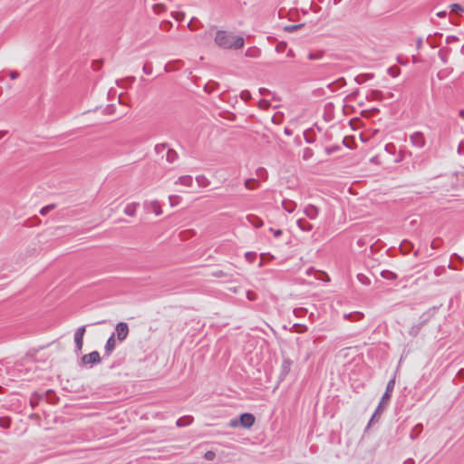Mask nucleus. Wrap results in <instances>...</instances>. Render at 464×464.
Instances as JSON below:
<instances>
[{
  "mask_svg": "<svg viewBox=\"0 0 464 464\" xmlns=\"http://www.w3.org/2000/svg\"><path fill=\"white\" fill-rule=\"evenodd\" d=\"M413 248V244L409 240H403L401 243L400 250L402 254L407 255L409 254Z\"/></svg>",
  "mask_w": 464,
  "mask_h": 464,
  "instance_id": "21",
  "label": "nucleus"
},
{
  "mask_svg": "<svg viewBox=\"0 0 464 464\" xmlns=\"http://www.w3.org/2000/svg\"><path fill=\"white\" fill-rule=\"evenodd\" d=\"M438 55L439 57L440 58V60L442 61L443 63H448V52L443 50V49H440L438 53Z\"/></svg>",
  "mask_w": 464,
  "mask_h": 464,
  "instance_id": "33",
  "label": "nucleus"
},
{
  "mask_svg": "<svg viewBox=\"0 0 464 464\" xmlns=\"http://www.w3.org/2000/svg\"><path fill=\"white\" fill-rule=\"evenodd\" d=\"M447 75H448L447 70H441L437 74V76L440 80H443L445 77H447Z\"/></svg>",
  "mask_w": 464,
  "mask_h": 464,
  "instance_id": "44",
  "label": "nucleus"
},
{
  "mask_svg": "<svg viewBox=\"0 0 464 464\" xmlns=\"http://www.w3.org/2000/svg\"><path fill=\"white\" fill-rule=\"evenodd\" d=\"M150 209H151L157 216L160 215L162 213L161 208L158 201H151L150 203Z\"/></svg>",
  "mask_w": 464,
  "mask_h": 464,
  "instance_id": "28",
  "label": "nucleus"
},
{
  "mask_svg": "<svg viewBox=\"0 0 464 464\" xmlns=\"http://www.w3.org/2000/svg\"><path fill=\"white\" fill-rule=\"evenodd\" d=\"M422 38L421 37H419L416 41V47L417 49H420L421 46H422Z\"/></svg>",
  "mask_w": 464,
  "mask_h": 464,
  "instance_id": "51",
  "label": "nucleus"
},
{
  "mask_svg": "<svg viewBox=\"0 0 464 464\" xmlns=\"http://www.w3.org/2000/svg\"><path fill=\"white\" fill-rule=\"evenodd\" d=\"M411 142L417 148H423L425 146V138L422 132L416 131L410 136Z\"/></svg>",
  "mask_w": 464,
  "mask_h": 464,
  "instance_id": "7",
  "label": "nucleus"
},
{
  "mask_svg": "<svg viewBox=\"0 0 464 464\" xmlns=\"http://www.w3.org/2000/svg\"><path fill=\"white\" fill-rule=\"evenodd\" d=\"M458 376H459V378L464 379V369H460V370L458 372Z\"/></svg>",
  "mask_w": 464,
  "mask_h": 464,
  "instance_id": "55",
  "label": "nucleus"
},
{
  "mask_svg": "<svg viewBox=\"0 0 464 464\" xmlns=\"http://www.w3.org/2000/svg\"><path fill=\"white\" fill-rule=\"evenodd\" d=\"M116 347L115 333H113L107 340L104 346V357H109Z\"/></svg>",
  "mask_w": 464,
  "mask_h": 464,
  "instance_id": "9",
  "label": "nucleus"
},
{
  "mask_svg": "<svg viewBox=\"0 0 464 464\" xmlns=\"http://www.w3.org/2000/svg\"><path fill=\"white\" fill-rule=\"evenodd\" d=\"M175 184L189 188L193 184V178L189 175L181 176L176 180Z\"/></svg>",
  "mask_w": 464,
  "mask_h": 464,
  "instance_id": "13",
  "label": "nucleus"
},
{
  "mask_svg": "<svg viewBox=\"0 0 464 464\" xmlns=\"http://www.w3.org/2000/svg\"><path fill=\"white\" fill-rule=\"evenodd\" d=\"M388 404H382V401L379 402V405L377 406L374 413L372 414L369 425H371L372 422H373L375 420H378L382 413L383 412L384 409L387 407Z\"/></svg>",
  "mask_w": 464,
  "mask_h": 464,
  "instance_id": "15",
  "label": "nucleus"
},
{
  "mask_svg": "<svg viewBox=\"0 0 464 464\" xmlns=\"http://www.w3.org/2000/svg\"><path fill=\"white\" fill-rule=\"evenodd\" d=\"M49 393H51V390L45 392L44 393H42V394H38V393H34L32 395L31 399H30V403H31V406L34 408L35 407V405L38 404L39 401L40 400H44V396H48Z\"/></svg>",
  "mask_w": 464,
  "mask_h": 464,
  "instance_id": "17",
  "label": "nucleus"
},
{
  "mask_svg": "<svg viewBox=\"0 0 464 464\" xmlns=\"http://www.w3.org/2000/svg\"><path fill=\"white\" fill-rule=\"evenodd\" d=\"M86 332V325H82L79 327L74 334V343L76 347V352H80L82 349L83 345V336Z\"/></svg>",
  "mask_w": 464,
  "mask_h": 464,
  "instance_id": "6",
  "label": "nucleus"
},
{
  "mask_svg": "<svg viewBox=\"0 0 464 464\" xmlns=\"http://www.w3.org/2000/svg\"><path fill=\"white\" fill-rule=\"evenodd\" d=\"M386 98H392L393 97V93L392 92H388L385 94Z\"/></svg>",
  "mask_w": 464,
  "mask_h": 464,
  "instance_id": "63",
  "label": "nucleus"
},
{
  "mask_svg": "<svg viewBox=\"0 0 464 464\" xmlns=\"http://www.w3.org/2000/svg\"><path fill=\"white\" fill-rule=\"evenodd\" d=\"M286 56L287 57H294L295 56V53L293 52V50H288L287 53H286Z\"/></svg>",
  "mask_w": 464,
  "mask_h": 464,
  "instance_id": "57",
  "label": "nucleus"
},
{
  "mask_svg": "<svg viewBox=\"0 0 464 464\" xmlns=\"http://www.w3.org/2000/svg\"><path fill=\"white\" fill-rule=\"evenodd\" d=\"M6 133L7 131L5 130H0V139L3 138Z\"/></svg>",
  "mask_w": 464,
  "mask_h": 464,
  "instance_id": "62",
  "label": "nucleus"
},
{
  "mask_svg": "<svg viewBox=\"0 0 464 464\" xmlns=\"http://www.w3.org/2000/svg\"><path fill=\"white\" fill-rule=\"evenodd\" d=\"M55 208V205L54 204H50V205H47L44 208H41L40 210V214L43 215V216H45L47 215L51 210H53V208Z\"/></svg>",
  "mask_w": 464,
  "mask_h": 464,
  "instance_id": "32",
  "label": "nucleus"
},
{
  "mask_svg": "<svg viewBox=\"0 0 464 464\" xmlns=\"http://www.w3.org/2000/svg\"><path fill=\"white\" fill-rule=\"evenodd\" d=\"M394 386H395V380L394 379L390 380L387 383L386 390L381 399L382 404H389Z\"/></svg>",
  "mask_w": 464,
  "mask_h": 464,
  "instance_id": "8",
  "label": "nucleus"
},
{
  "mask_svg": "<svg viewBox=\"0 0 464 464\" xmlns=\"http://www.w3.org/2000/svg\"><path fill=\"white\" fill-rule=\"evenodd\" d=\"M381 276L385 278V279H388V280H394L397 278V275L392 271H389V270H383L382 273H381Z\"/></svg>",
  "mask_w": 464,
  "mask_h": 464,
  "instance_id": "29",
  "label": "nucleus"
},
{
  "mask_svg": "<svg viewBox=\"0 0 464 464\" xmlns=\"http://www.w3.org/2000/svg\"><path fill=\"white\" fill-rule=\"evenodd\" d=\"M259 93H260L261 95H266V94H268V93H269V90H267L266 88H260V89H259Z\"/></svg>",
  "mask_w": 464,
  "mask_h": 464,
  "instance_id": "53",
  "label": "nucleus"
},
{
  "mask_svg": "<svg viewBox=\"0 0 464 464\" xmlns=\"http://www.w3.org/2000/svg\"><path fill=\"white\" fill-rule=\"evenodd\" d=\"M427 43L430 45V47L435 48L437 47V44L431 40V36H428Z\"/></svg>",
  "mask_w": 464,
  "mask_h": 464,
  "instance_id": "48",
  "label": "nucleus"
},
{
  "mask_svg": "<svg viewBox=\"0 0 464 464\" xmlns=\"http://www.w3.org/2000/svg\"><path fill=\"white\" fill-rule=\"evenodd\" d=\"M144 73L146 74H151L152 73V65L149 63H146L144 65H143V68H142Z\"/></svg>",
  "mask_w": 464,
  "mask_h": 464,
  "instance_id": "38",
  "label": "nucleus"
},
{
  "mask_svg": "<svg viewBox=\"0 0 464 464\" xmlns=\"http://www.w3.org/2000/svg\"><path fill=\"white\" fill-rule=\"evenodd\" d=\"M246 297L250 301H255L256 299V294L253 291H247Z\"/></svg>",
  "mask_w": 464,
  "mask_h": 464,
  "instance_id": "43",
  "label": "nucleus"
},
{
  "mask_svg": "<svg viewBox=\"0 0 464 464\" xmlns=\"http://www.w3.org/2000/svg\"><path fill=\"white\" fill-rule=\"evenodd\" d=\"M285 133L286 135H289V136H290V135H292V130H289V129H287V128H285Z\"/></svg>",
  "mask_w": 464,
  "mask_h": 464,
  "instance_id": "60",
  "label": "nucleus"
},
{
  "mask_svg": "<svg viewBox=\"0 0 464 464\" xmlns=\"http://www.w3.org/2000/svg\"><path fill=\"white\" fill-rule=\"evenodd\" d=\"M178 159V153L172 150L168 149L167 154H166V160L168 162L172 163Z\"/></svg>",
  "mask_w": 464,
  "mask_h": 464,
  "instance_id": "25",
  "label": "nucleus"
},
{
  "mask_svg": "<svg viewBox=\"0 0 464 464\" xmlns=\"http://www.w3.org/2000/svg\"><path fill=\"white\" fill-rule=\"evenodd\" d=\"M373 73H362V74H359L357 75L355 78H354V81L358 83V84H362L364 83L365 82L369 81V80H372L373 78Z\"/></svg>",
  "mask_w": 464,
  "mask_h": 464,
  "instance_id": "22",
  "label": "nucleus"
},
{
  "mask_svg": "<svg viewBox=\"0 0 464 464\" xmlns=\"http://www.w3.org/2000/svg\"><path fill=\"white\" fill-rule=\"evenodd\" d=\"M446 15H447V12L446 11H440V12L437 13V16L440 17V18H444V17H446Z\"/></svg>",
  "mask_w": 464,
  "mask_h": 464,
  "instance_id": "54",
  "label": "nucleus"
},
{
  "mask_svg": "<svg viewBox=\"0 0 464 464\" xmlns=\"http://www.w3.org/2000/svg\"><path fill=\"white\" fill-rule=\"evenodd\" d=\"M458 40H459V38H458V37H456V36H453V35H451V36H448V37L446 38V42H447V44H450L451 42H453V41H458Z\"/></svg>",
  "mask_w": 464,
  "mask_h": 464,
  "instance_id": "49",
  "label": "nucleus"
},
{
  "mask_svg": "<svg viewBox=\"0 0 464 464\" xmlns=\"http://www.w3.org/2000/svg\"><path fill=\"white\" fill-rule=\"evenodd\" d=\"M450 11L454 12V13L462 12L464 10V8L459 4H452V5H450Z\"/></svg>",
  "mask_w": 464,
  "mask_h": 464,
  "instance_id": "35",
  "label": "nucleus"
},
{
  "mask_svg": "<svg viewBox=\"0 0 464 464\" xmlns=\"http://www.w3.org/2000/svg\"><path fill=\"white\" fill-rule=\"evenodd\" d=\"M434 311H435V308H432V309H430L429 311L423 313L420 317V322L418 324H414L411 327V329L409 330V334L412 337H416L419 334L422 326L424 324H426L430 321V319L433 316Z\"/></svg>",
  "mask_w": 464,
  "mask_h": 464,
  "instance_id": "3",
  "label": "nucleus"
},
{
  "mask_svg": "<svg viewBox=\"0 0 464 464\" xmlns=\"http://www.w3.org/2000/svg\"><path fill=\"white\" fill-rule=\"evenodd\" d=\"M296 224L298 227L303 231L309 232L313 229V225L304 218H299Z\"/></svg>",
  "mask_w": 464,
  "mask_h": 464,
  "instance_id": "20",
  "label": "nucleus"
},
{
  "mask_svg": "<svg viewBox=\"0 0 464 464\" xmlns=\"http://www.w3.org/2000/svg\"><path fill=\"white\" fill-rule=\"evenodd\" d=\"M218 87V83L216 82H208L205 87H204V90L205 92H208V93H211L213 92H215Z\"/></svg>",
  "mask_w": 464,
  "mask_h": 464,
  "instance_id": "27",
  "label": "nucleus"
},
{
  "mask_svg": "<svg viewBox=\"0 0 464 464\" xmlns=\"http://www.w3.org/2000/svg\"><path fill=\"white\" fill-rule=\"evenodd\" d=\"M246 220L248 221L249 224H251L253 227L256 228H259L263 226V220L256 215H247Z\"/></svg>",
  "mask_w": 464,
  "mask_h": 464,
  "instance_id": "14",
  "label": "nucleus"
},
{
  "mask_svg": "<svg viewBox=\"0 0 464 464\" xmlns=\"http://www.w3.org/2000/svg\"><path fill=\"white\" fill-rule=\"evenodd\" d=\"M357 277L362 284H363V285L370 284V279L366 276H364L362 274H359Z\"/></svg>",
  "mask_w": 464,
  "mask_h": 464,
  "instance_id": "39",
  "label": "nucleus"
},
{
  "mask_svg": "<svg viewBox=\"0 0 464 464\" xmlns=\"http://www.w3.org/2000/svg\"><path fill=\"white\" fill-rule=\"evenodd\" d=\"M258 106L261 109H267L270 106V102L266 100L262 99L258 102Z\"/></svg>",
  "mask_w": 464,
  "mask_h": 464,
  "instance_id": "41",
  "label": "nucleus"
},
{
  "mask_svg": "<svg viewBox=\"0 0 464 464\" xmlns=\"http://www.w3.org/2000/svg\"><path fill=\"white\" fill-rule=\"evenodd\" d=\"M129 334V325L127 323L120 322L115 326V336L117 335V340L121 343L123 342Z\"/></svg>",
  "mask_w": 464,
  "mask_h": 464,
  "instance_id": "4",
  "label": "nucleus"
},
{
  "mask_svg": "<svg viewBox=\"0 0 464 464\" xmlns=\"http://www.w3.org/2000/svg\"><path fill=\"white\" fill-rule=\"evenodd\" d=\"M302 26V24H297V25H290V26H286L285 27V30H287L288 32H292L294 30H296L298 28H300Z\"/></svg>",
  "mask_w": 464,
  "mask_h": 464,
  "instance_id": "47",
  "label": "nucleus"
},
{
  "mask_svg": "<svg viewBox=\"0 0 464 464\" xmlns=\"http://www.w3.org/2000/svg\"><path fill=\"white\" fill-rule=\"evenodd\" d=\"M193 421V418L191 416H184L179 418L176 424L178 427H186L191 424Z\"/></svg>",
  "mask_w": 464,
  "mask_h": 464,
  "instance_id": "23",
  "label": "nucleus"
},
{
  "mask_svg": "<svg viewBox=\"0 0 464 464\" xmlns=\"http://www.w3.org/2000/svg\"><path fill=\"white\" fill-rule=\"evenodd\" d=\"M53 396H54V392L53 391H51V393H49L48 396H44V399H45L46 401H51L52 402V400H53Z\"/></svg>",
  "mask_w": 464,
  "mask_h": 464,
  "instance_id": "52",
  "label": "nucleus"
},
{
  "mask_svg": "<svg viewBox=\"0 0 464 464\" xmlns=\"http://www.w3.org/2000/svg\"><path fill=\"white\" fill-rule=\"evenodd\" d=\"M313 156V150L310 148H306L304 150L303 159L304 160H309Z\"/></svg>",
  "mask_w": 464,
  "mask_h": 464,
  "instance_id": "37",
  "label": "nucleus"
},
{
  "mask_svg": "<svg viewBox=\"0 0 464 464\" xmlns=\"http://www.w3.org/2000/svg\"><path fill=\"white\" fill-rule=\"evenodd\" d=\"M337 82H340L342 85H344V84H345V80H344V78H343V77H342V78H340Z\"/></svg>",
  "mask_w": 464,
  "mask_h": 464,
  "instance_id": "61",
  "label": "nucleus"
},
{
  "mask_svg": "<svg viewBox=\"0 0 464 464\" xmlns=\"http://www.w3.org/2000/svg\"><path fill=\"white\" fill-rule=\"evenodd\" d=\"M196 181L199 187L205 188L209 185V180L203 175L196 177Z\"/></svg>",
  "mask_w": 464,
  "mask_h": 464,
  "instance_id": "26",
  "label": "nucleus"
},
{
  "mask_svg": "<svg viewBox=\"0 0 464 464\" xmlns=\"http://www.w3.org/2000/svg\"><path fill=\"white\" fill-rule=\"evenodd\" d=\"M270 231L273 232L275 237H279L283 234V231L281 229H274L271 227Z\"/></svg>",
  "mask_w": 464,
  "mask_h": 464,
  "instance_id": "45",
  "label": "nucleus"
},
{
  "mask_svg": "<svg viewBox=\"0 0 464 464\" xmlns=\"http://www.w3.org/2000/svg\"><path fill=\"white\" fill-rule=\"evenodd\" d=\"M81 361L83 365H87V364L93 365V364H97V363L101 362L102 359H101L99 352L93 351L88 354H84L82 357Z\"/></svg>",
  "mask_w": 464,
  "mask_h": 464,
  "instance_id": "5",
  "label": "nucleus"
},
{
  "mask_svg": "<svg viewBox=\"0 0 464 464\" xmlns=\"http://www.w3.org/2000/svg\"><path fill=\"white\" fill-rule=\"evenodd\" d=\"M166 148H167V144H165V143H162V144H157V145L155 146V151H156L158 154H160V153H162V152L165 150V149H166Z\"/></svg>",
  "mask_w": 464,
  "mask_h": 464,
  "instance_id": "40",
  "label": "nucleus"
},
{
  "mask_svg": "<svg viewBox=\"0 0 464 464\" xmlns=\"http://www.w3.org/2000/svg\"><path fill=\"white\" fill-rule=\"evenodd\" d=\"M256 184H257V181L255 179H248L245 181V187L247 189H254L256 188L255 185H256Z\"/></svg>",
  "mask_w": 464,
  "mask_h": 464,
  "instance_id": "31",
  "label": "nucleus"
},
{
  "mask_svg": "<svg viewBox=\"0 0 464 464\" xmlns=\"http://www.w3.org/2000/svg\"><path fill=\"white\" fill-rule=\"evenodd\" d=\"M215 44L222 49H241L245 44L242 36L235 35L232 32L218 30L214 38Z\"/></svg>",
  "mask_w": 464,
  "mask_h": 464,
  "instance_id": "1",
  "label": "nucleus"
},
{
  "mask_svg": "<svg viewBox=\"0 0 464 464\" xmlns=\"http://www.w3.org/2000/svg\"><path fill=\"white\" fill-rule=\"evenodd\" d=\"M363 314L361 312H352L349 314H344L343 318L347 321L357 322L363 318Z\"/></svg>",
  "mask_w": 464,
  "mask_h": 464,
  "instance_id": "12",
  "label": "nucleus"
},
{
  "mask_svg": "<svg viewBox=\"0 0 464 464\" xmlns=\"http://www.w3.org/2000/svg\"><path fill=\"white\" fill-rule=\"evenodd\" d=\"M282 206L285 211L288 213H292L296 208V203L290 199H284L282 202Z\"/></svg>",
  "mask_w": 464,
  "mask_h": 464,
  "instance_id": "19",
  "label": "nucleus"
},
{
  "mask_svg": "<svg viewBox=\"0 0 464 464\" xmlns=\"http://www.w3.org/2000/svg\"><path fill=\"white\" fill-rule=\"evenodd\" d=\"M385 150H386V151H388L389 153H392V151L395 150V146H394L392 143H388V144H386V146H385Z\"/></svg>",
  "mask_w": 464,
  "mask_h": 464,
  "instance_id": "46",
  "label": "nucleus"
},
{
  "mask_svg": "<svg viewBox=\"0 0 464 464\" xmlns=\"http://www.w3.org/2000/svg\"><path fill=\"white\" fill-rule=\"evenodd\" d=\"M240 97L242 100L247 102L251 99V93L249 91L247 90H245V91H242L241 93H240Z\"/></svg>",
  "mask_w": 464,
  "mask_h": 464,
  "instance_id": "36",
  "label": "nucleus"
},
{
  "mask_svg": "<svg viewBox=\"0 0 464 464\" xmlns=\"http://www.w3.org/2000/svg\"><path fill=\"white\" fill-rule=\"evenodd\" d=\"M216 457V454L214 451H211V450H208L205 453L204 455V458L207 459V460H213Z\"/></svg>",
  "mask_w": 464,
  "mask_h": 464,
  "instance_id": "42",
  "label": "nucleus"
},
{
  "mask_svg": "<svg viewBox=\"0 0 464 464\" xmlns=\"http://www.w3.org/2000/svg\"><path fill=\"white\" fill-rule=\"evenodd\" d=\"M174 198H179L178 196H169V201H170V204L173 205V199Z\"/></svg>",
  "mask_w": 464,
  "mask_h": 464,
  "instance_id": "58",
  "label": "nucleus"
},
{
  "mask_svg": "<svg viewBox=\"0 0 464 464\" xmlns=\"http://www.w3.org/2000/svg\"><path fill=\"white\" fill-rule=\"evenodd\" d=\"M319 208L312 204L307 205L304 208V215L310 219H315L319 215Z\"/></svg>",
  "mask_w": 464,
  "mask_h": 464,
  "instance_id": "10",
  "label": "nucleus"
},
{
  "mask_svg": "<svg viewBox=\"0 0 464 464\" xmlns=\"http://www.w3.org/2000/svg\"><path fill=\"white\" fill-rule=\"evenodd\" d=\"M367 99L369 100H377L382 101L386 99L385 93H383L382 91L379 90H372L370 92V93L367 95Z\"/></svg>",
  "mask_w": 464,
  "mask_h": 464,
  "instance_id": "16",
  "label": "nucleus"
},
{
  "mask_svg": "<svg viewBox=\"0 0 464 464\" xmlns=\"http://www.w3.org/2000/svg\"><path fill=\"white\" fill-rule=\"evenodd\" d=\"M322 57H323V52L310 53L308 54V59L309 60L321 59Z\"/></svg>",
  "mask_w": 464,
  "mask_h": 464,
  "instance_id": "34",
  "label": "nucleus"
},
{
  "mask_svg": "<svg viewBox=\"0 0 464 464\" xmlns=\"http://www.w3.org/2000/svg\"><path fill=\"white\" fill-rule=\"evenodd\" d=\"M403 464H414V461H413V459H407L406 461H404V463H403Z\"/></svg>",
  "mask_w": 464,
  "mask_h": 464,
  "instance_id": "59",
  "label": "nucleus"
},
{
  "mask_svg": "<svg viewBox=\"0 0 464 464\" xmlns=\"http://www.w3.org/2000/svg\"><path fill=\"white\" fill-rule=\"evenodd\" d=\"M255 423V417L251 413H242L238 418L229 420L228 426L231 428L242 427L248 429Z\"/></svg>",
  "mask_w": 464,
  "mask_h": 464,
  "instance_id": "2",
  "label": "nucleus"
},
{
  "mask_svg": "<svg viewBox=\"0 0 464 464\" xmlns=\"http://www.w3.org/2000/svg\"><path fill=\"white\" fill-rule=\"evenodd\" d=\"M423 430V426L422 424L419 423V424H416L413 429L411 430V432L410 434V438L411 440H415L418 438V436L421 433Z\"/></svg>",
  "mask_w": 464,
  "mask_h": 464,
  "instance_id": "24",
  "label": "nucleus"
},
{
  "mask_svg": "<svg viewBox=\"0 0 464 464\" xmlns=\"http://www.w3.org/2000/svg\"><path fill=\"white\" fill-rule=\"evenodd\" d=\"M285 47V45L283 44H280L276 46V51L277 52H281L283 51V48Z\"/></svg>",
  "mask_w": 464,
  "mask_h": 464,
  "instance_id": "56",
  "label": "nucleus"
},
{
  "mask_svg": "<svg viewBox=\"0 0 464 464\" xmlns=\"http://www.w3.org/2000/svg\"><path fill=\"white\" fill-rule=\"evenodd\" d=\"M292 361L289 358L284 359L282 365H281V377L285 378L290 372Z\"/></svg>",
  "mask_w": 464,
  "mask_h": 464,
  "instance_id": "11",
  "label": "nucleus"
},
{
  "mask_svg": "<svg viewBox=\"0 0 464 464\" xmlns=\"http://www.w3.org/2000/svg\"><path fill=\"white\" fill-rule=\"evenodd\" d=\"M11 425V419L9 417H0V427L8 429Z\"/></svg>",
  "mask_w": 464,
  "mask_h": 464,
  "instance_id": "30",
  "label": "nucleus"
},
{
  "mask_svg": "<svg viewBox=\"0 0 464 464\" xmlns=\"http://www.w3.org/2000/svg\"><path fill=\"white\" fill-rule=\"evenodd\" d=\"M140 206L139 203L133 202L128 204L124 208V213L127 216L134 217L136 215L137 208Z\"/></svg>",
  "mask_w": 464,
  "mask_h": 464,
  "instance_id": "18",
  "label": "nucleus"
},
{
  "mask_svg": "<svg viewBox=\"0 0 464 464\" xmlns=\"http://www.w3.org/2000/svg\"><path fill=\"white\" fill-rule=\"evenodd\" d=\"M305 140H306V142H308V143H312V142H313V140H311V138H308V137H306V136H305Z\"/></svg>",
  "mask_w": 464,
  "mask_h": 464,
  "instance_id": "64",
  "label": "nucleus"
},
{
  "mask_svg": "<svg viewBox=\"0 0 464 464\" xmlns=\"http://www.w3.org/2000/svg\"><path fill=\"white\" fill-rule=\"evenodd\" d=\"M18 76H19V73L17 72H15V71L10 72V78L12 80H15L16 78H18Z\"/></svg>",
  "mask_w": 464,
  "mask_h": 464,
  "instance_id": "50",
  "label": "nucleus"
}]
</instances>
